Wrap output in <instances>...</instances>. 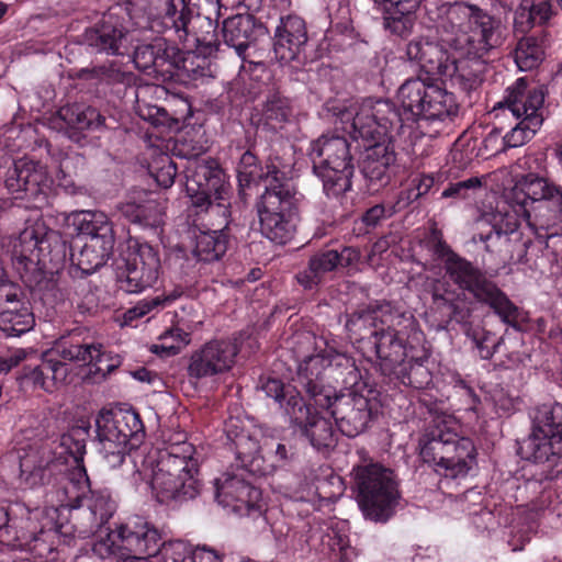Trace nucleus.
Segmentation results:
<instances>
[{"label":"nucleus","mask_w":562,"mask_h":562,"mask_svg":"<svg viewBox=\"0 0 562 562\" xmlns=\"http://www.w3.org/2000/svg\"><path fill=\"white\" fill-rule=\"evenodd\" d=\"M341 122H351L355 139L372 142L364 150L361 171L375 190L386 186L392 177L395 153L392 146L393 132L402 128V119L389 100L364 99L341 111Z\"/></svg>","instance_id":"nucleus-1"},{"label":"nucleus","mask_w":562,"mask_h":562,"mask_svg":"<svg viewBox=\"0 0 562 562\" xmlns=\"http://www.w3.org/2000/svg\"><path fill=\"white\" fill-rule=\"evenodd\" d=\"M291 156V148H272L259 176L267 182L255 203L259 229L263 237L277 245L290 243L301 221L300 199L290 183Z\"/></svg>","instance_id":"nucleus-2"},{"label":"nucleus","mask_w":562,"mask_h":562,"mask_svg":"<svg viewBox=\"0 0 562 562\" xmlns=\"http://www.w3.org/2000/svg\"><path fill=\"white\" fill-rule=\"evenodd\" d=\"M325 364L319 357H308L299 367L297 382L316 406L330 412L341 434L353 438L369 427L373 403L358 391L337 393L330 384L321 383Z\"/></svg>","instance_id":"nucleus-3"},{"label":"nucleus","mask_w":562,"mask_h":562,"mask_svg":"<svg viewBox=\"0 0 562 562\" xmlns=\"http://www.w3.org/2000/svg\"><path fill=\"white\" fill-rule=\"evenodd\" d=\"M438 34L450 50L483 57L503 43L501 20L468 2H454L446 8Z\"/></svg>","instance_id":"nucleus-4"},{"label":"nucleus","mask_w":562,"mask_h":562,"mask_svg":"<svg viewBox=\"0 0 562 562\" xmlns=\"http://www.w3.org/2000/svg\"><path fill=\"white\" fill-rule=\"evenodd\" d=\"M221 8L220 0H159L158 19L153 23L173 32L180 41L192 38L201 54L211 55L220 45L216 29Z\"/></svg>","instance_id":"nucleus-5"},{"label":"nucleus","mask_w":562,"mask_h":562,"mask_svg":"<svg viewBox=\"0 0 562 562\" xmlns=\"http://www.w3.org/2000/svg\"><path fill=\"white\" fill-rule=\"evenodd\" d=\"M436 254L443 258V270L452 284L468 292L477 303L488 306L505 324L517 325L519 308L487 271L454 252L442 240H438Z\"/></svg>","instance_id":"nucleus-6"},{"label":"nucleus","mask_w":562,"mask_h":562,"mask_svg":"<svg viewBox=\"0 0 562 562\" xmlns=\"http://www.w3.org/2000/svg\"><path fill=\"white\" fill-rule=\"evenodd\" d=\"M198 469L199 461L192 443L184 440L170 442L159 453L151 474V488L159 502L193 499L200 492Z\"/></svg>","instance_id":"nucleus-7"},{"label":"nucleus","mask_w":562,"mask_h":562,"mask_svg":"<svg viewBox=\"0 0 562 562\" xmlns=\"http://www.w3.org/2000/svg\"><path fill=\"white\" fill-rule=\"evenodd\" d=\"M56 231L46 227L42 221L25 227L14 245L13 267L31 291L44 297H56L57 283L53 273H47L44 256L52 243H58Z\"/></svg>","instance_id":"nucleus-8"},{"label":"nucleus","mask_w":562,"mask_h":562,"mask_svg":"<svg viewBox=\"0 0 562 562\" xmlns=\"http://www.w3.org/2000/svg\"><path fill=\"white\" fill-rule=\"evenodd\" d=\"M98 452L110 469L125 462L126 456L144 439L139 414L132 409H102L95 418Z\"/></svg>","instance_id":"nucleus-9"},{"label":"nucleus","mask_w":562,"mask_h":562,"mask_svg":"<svg viewBox=\"0 0 562 562\" xmlns=\"http://www.w3.org/2000/svg\"><path fill=\"white\" fill-rule=\"evenodd\" d=\"M357 502L366 519L386 522L395 513L401 493L396 476L390 468L369 462L353 468Z\"/></svg>","instance_id":"nucleus-10"},{"label":"nucleus","mask_w":562,"mask_h":562,"mask_svg":"<svg viewBox=\"0 0 562 562\" xmlns=\"http://www.w3.org/2000/svg\"><path fill=\"white\" fill-rule=\"evenodd\" d=\"M314 172L328 198H338L351 189L355 172L351 144L340 135H322L311 144Z\"/></svg>","instance_id":"nucleus-11"},{"label":"nucleus","mask_w":562,"mask_h":562,"mask_svg":"<svg viewBox=\"0 0 562 562\" xmlns=\"http://www.w3.org/2000/svg\"><path fill=\"white\" fill-rule=\"evenodd\" d=\"M397 100L403 110L398 112L402 123L424 119L445 121L457 116L459 105L453 93L441 85L420 77L405 80L397 90Z\"/></svg>","instance_id":"nucleus-12"},{"label":"nucleus","mask_w":562,"mask_h":562,"mask_svg":"<svg viewBox=\"0 0 562 562\" xmlns=\"http://www.w3.org/2000/svg\"><path fill=\"white\" fill-rule=\"evenodd\" d=\"M544 102L542 88H528L527 80L519 78L506 89L504 100L498 103L504 115L512 114L518 122L503 136L504 147L515 148L530 140L543 123L541 109Z\"/></svg>","instance_id":"nucleus-13"},{"label":"nucleus","mask_w":562,"mask_h":562,"mask_svg":"<svg viewBox=\"0 0 562 562\" xmlns=\"http://www.w3.org/2000/svg\"><path fill=\"white\" fill-rule=\"evenodd\" d=\"M61 443L69 448L74 465L63 463L50 487H47L45 498L54 507L70 509L83 503L91 493L90 481L82 463L86 445L83 440H75L71 435L63 436Z\"/></svg>","instance_id":"nucleus-14"},{"label":"nucleus","mask_w":562,"mask_h":562,"mask_svg":"<svg viewBox=\"0 0 562 562\" xmlns=\"http://www.w3.org/2000/svg\"><path fill=\"white\" fill-rule=\"evenodd\" d=\"M133 61L138 70L162 82L171 80L180 68L189 71L180 49L161 37L136 46Z\"/></svg>","instance_id":"nucleus-15"},{"label":"nucleus","mask_w":562,"mask_h":562,"mask_svg":"<svg viewBox=\"0 0 562 562\" xmlns=\"http://www.w3.org/2000/svg\"><path fill=\"white\" fill-rule=\"evenodd\" d=\"M424 462L442 469L451 477L465 476L476 464V449L471 439L456 441H419Z\"/></svg>","instance_id":"nucleus-16"},{"label":"nucleus","mask_w":562,"mask_h":562,"mask_svg":"<svg viewBox=\"0 0 562 562\" xmlns=\"http://www.w3.org/2000/svg\"><path fill=\"white\" fill-rule=\"evenodd\" d=\"M184 188L192 206L206 211L213 201L224 199V173L213 160L190 162L186 170Z\"/></svg>","instance_id":"nucleus-17"},{"label":"nucleus","mask_w":562,"mask_h":562,"mask_svg":"<svg viewBox=\"0 0 562 562\" xmlns=\"http://www.w3.org/2000/svg\"><path fill=\"white\" fill-rule=\"evenodd\" d=\"M216 499L224 508L238 516L260 518L265 510L261 491L239 475H224L217 479Z\"/></svg>","instance_id":"nucleus-18"},{"label":"nucleus","mask_w":562,"mask_h":562,"mask_svg":"<svg viewBox=\"0 0 562 562\" xmlns=\"http://www.w3.org/2000/svg\"><path fill=\"white\" fill-rule=\"evenodd\" d=\"M160 259L148 244H136L130 252L125 270L117 279L119 289L126 293H140L158 280Z\"/></svg>","instance_id":"nucleus-19"},{"label":"nucleus","mask_w":562,"mask_h":562,"mask_svg":"<svg viewBox=\"0 0 562 562\" xmlns=\"http://www.w3.org/2000/svg\"><path fill=\"white\" fill-rule=\"evenodd\" d=\"M504 199L520 217L536 204L562 202V188L536 173H528L516 178L513 187L505 190Z\"/></svg>","instance_id":"nucleus-20"},{"label":"nucleus","mask_w":562,"mask_h":562,"mask_svg":"<svg viewBox=\"0 0 562 562\" xmlns=\"http://www.w3.org/2000/svg\"><path fill=\"white\" fill-rule=\"evenodd\" d=\"M238 353L231 340H212L192 353L188 366L191 379H203L222 374L232 369Z\"/></svg>","instance_id":"nucleus-21"},{"label":"nucleus","mask_w":562,"mask_h":562,"mask_svg":"<svg viewBox=\"0 0 562 562\" xmlns=\"http://www.w3.org/2000/svg\"><path fill=\"white\" fill-rule=\"evenodd\" d=\"M518 453L525 460L541 464L548 477L562 472V436L531 431L519 443Z\"/></svg>","instance_id":"nucleus-22"},{"label":"nucleus","mask_w":562,"mask_h":562,"mask_svg":"<svg viewBox=\"0 0 562 562\" xmlns=\"http://www.w3.org/2000/svg\"><path fill=\"white\" fill-rule=\"evenodd\" d=\"M486 66V57L470 55L463 50H451L441 76L449 77L453 86L470 93L482 85Z\"/></svg>","instance_id":"nucleus-23"},{"label":"nucleus","mask_w":562,"mask_h":562,"mask_svg":"<svg viewBox=\"0 0 562 562\" xmlns=\"http://www.w3.org/2000/svg\"><path fill=\"white\" fill-rule=\"evenodd\" d=\"M122 549L139 557L156 555L164 542L157 528L143 518L135 517L117 528Z\"/></svg>","instance_id":"nucleus-24"},{"label":"nucleus","mask_w":562,"mask_h":562,"mask_svg":"<svg viewBox=\"0 0 562 562\" xmlns=\"http://www.w3.org/2000/svg\"><path fill=\"white\" fill-rule=\"evenodd\" d=\"M85 43L97 53L123 54L131 43V34L112 14L103 19L83 34Z\"/></svg>","instance_id":"nucleus-25"},{"label":"nucleus","mask_w":562,"mask_h":562,"mask_svg":"<svg viewBox=\"0 0 562 562\" xmlns=\"http://www.w3.org/2000/svg\"><path fill=\"white\" fill-rule=\"evenodd\" d=\"M307 43V30L302 18L281 16L274 31L273 52L280 63L288 64L299 57Z\"/></svg>","instance_id":"nucleus-26"},{"label":"nucleus","mask_w":562,"mask_h":562,"mask_svg":"<svg viewBox=\"0 0 562 562\" xmlns=\"http://www.w3.org/2000/svg\"><path fill=\"white\" fill-rule=\"evenodd\" d=\"M57 355L63 362L69 361L79 366H91L95 368V372H102V376L114 369V364L103 362L108 359L103 351V346L93 341H81L78 337L72 336L69 339L61 338L53 349L52 355Z\"/></svg>","instance_id":"nucleus-27"},{"label":"nucleus","mask_w":562,"mask_h":562,"mask_svg":"<svg viewBox=\"0 0 562 562\" xmlns=\"http://www.w3.org/2000/svg\"><path fill=\"white\" fill-rule=\"evenodd\" d=\"M5 187L15 199L36 198L48 187V177L41 164L19 160L8 170Z\"/></svg>","instance_id":"nucleus-28"},{"label":"nucleus","mask_w":562,"mask_h":562,"mask_svg":"<svg viewBox=\"0 0 562 562\" xmlns=\"http://www.w3.org/2000/svg\"><path fill=\"white\" fill-rule=\"evenodd\" d=\"M50 356H43L40 363L25 366L19 376L22 384H30L45 392H53L66 383L70 373L66 362Z\"/></svg>","instance_id":"nucleus-29"},{"label":"nucleus","mask_w":562,"mask_h":562,"mask_svg":"<svg viewBox=\"0 0 562 562\" xmlns=\"http://www.w3.org/2000/svg\"><path fill=\"white\" fill-rule=\"evenodd\" d=\"M370 342L375 349L383 374L397 373V368H401L406 358L404 339L398 331L390 326H382L381 329L370 331Z\"/></svg>","instance_id":"nucleus-30"},{"label":"nucleus","mask_w":562,"mask_h":562,"mask_svg":"<svg viewBox=\"0 0 562 562\" xmlns=\"http://www.w3.org/2000/svg\"><path fill=\"white\" fill-rule=\"evenodd\" d=\"M382 15L386 32L398 37H407L416 22V10L420 2L406 0H372Z\"/></svg>","instance_id":"nucleus-31"},{"label":"nucleus","mask_w":562,"mask_h":562,"mask_svg":"<svg viewBox=\"0 0 562 562\" xmlns=\"http://www.w3.org/2000/svg\"><path fill=\"white\" fill-rule=\"evenodd\" d=\"M458 292L450 284L437 281L431 289V299L435 308L447 316V323L456 322L467 328L471 325L472 311L464 304L465 291Z\"/></svg>","instance_id":"nucleus-32"},{"label":"nucleus","mask_w":562,"mask_h":562,"mask_svg":"<svg viewBox=\"0 0 562 562\" xmlns=\"http://www.w3.org/2000/svg\"><path fill=\"white\" fill-rule=\"evenodd\" d=\"M406 55L409 60L416 61L427 74L441 76V70L447 65L451 50L448 45H443L439 35L438 42L424 37L411 41L406 47Z\"/></svg>","instance_id":"nucleus-33"},{"label":"nucleus","mask_w":562,"mask_h":562,"mask_svg":"<svg viewBox=\"0 0 562 562\" xmlns=\"http://www.w3.org/2000/svg\"><path fill=\"white\" fill-rule=\"evenodd\" d=\"M233 427H235L234 423H228L225 431L228 440L232 442L231 449L235 451L238 461L237 465L252 474L265 475L269 473V468L263 467V460L258 454V441L252 439L246 431L234 432Z\"/></svg>","instance_id":"nucleus-34"},{"label":"nucleus","mask_w":562,"mask_h":562,"mask_svg":"<svg viewBox=\"0 0 562 562\" xmlns=\"http://www.w3.org/2000/svg\"><path fill=\"white\" fill-rule=\"evenodd\" d=\"M63 463L40 457L37 453H29L20 460V481L26 488H35L47 484L50 487Z\"/></svg>","instance_id":"nucleus-35"},{"label":"nucleus","mask_w":562,"mask_h":562,"mask_svg":"<svg viewBox=\"0 0 562 562\" xmlns=\"http://www.w3.org/2000/svg\"><path fill=\"white\" fill-rule=\"evenodd\" d=\"M256 20L250 14H236L227 18L223 22L224 43L234 48L237 55L246 61L245 52L255 40L257 27Z\"/></svg>","instance_id":"nucleus-36"},{"label":"nucleus","mask_w":562,"mask_h":562,"mask_svg":"<svg viewBox=\"0 0 562 562\" xmlns=\"http://www.w3.org/2000/svg\"><path fill=\"white\" fill-rule=\"evenodd\" d=\"M74 224L86 240L114 245L112 223L103 212L81 211L75 216Z\"/></svg>","instance_id":"nucleus-37"},{"label":"nucleus","mask_w":562,"mask_h":562,"mask_svg":"<svg viewBox=\"0 0 562 562\" xmlns=\"http://www.w3.org/2000/svg\"><path fill=\"white\" fill-rule=\"evenodd\" d=\"M339 266L338 251L330 249L319 251L308 259L307 267L296 274V280L305 290L316 288L326 273Z\"/></svg>","instance_id":"nucleus-38"},{"label":"nucleus","mask_w":562,"mask_h":562,"mask_svg":"<svg viewBox=\"0 0 562 562\" xmlns=\"http://www.w3.org/2000/svg\"><path fill=\"white\" fill-rule=\"evenodd\" d=\"M113 247L114 245L99 243L98 240H86L79 250L71 248L70 259L72 265L82 273L91 274L105 265L112 255Z\"/></svg>","instance_id":"nucleus-39"},{"label":"nucleus","mask_w":562,"mask_h":562,"mask_svg":"<svg viewBox=\"0 0 562 562\" xmlns=\"http://www.w3.org/2000/svg\"><path fill=\"white\" fill-rule=\"evenodd\" d=\"M35 324L29 302L23 301L0 310V330L7 336H20L27 333Z\"/></svg>","instance_id":"nucleus-40"},{"label":"nucleus","mask_w":562,"mask_h":562,"mask_svg":"<svg viewBox=\"0 0 562 562\" xmlns=\"http://www.w3.org/2000/svg\"><path fill=\"white\" fill-rule=\"evenodd\" d=\"M228 236L224 229L201 232L195 237L193 259L196 262H213L220 260L226 252Z\"/></svg>","instance_id":"nucleus-41"},{"label":"nucleus","mask_w":562,"mask_h":562,"mask_svg":"<svg viewBox=\"0 0 562 562\" xmlns=\"http://www.w3.org/2000/svg\"><path fill=\"white\" fill-rule=\"evenodd\" d=\"M325 360V368L319 379L321 383H326L328 378L335 379L337 382L340 380L346 386L357 385L361 380V373L352 358L345 355H337L329 359L322 355H314Z\"/></svg>","instance_id":"nucleus-42"},{"label":"nucleus","mask_w":562,"mask_h":562,"mask_svg":"<svg viewBox=\"0 0 562 562\" xmlns=\"http://www.w3.org/2000/svg\"><path fill=\"white\" fill-rule=\"evenodd\" d=\"M299 429L317 450L334 448L337 442V434L331 422L317 413H314L311 419Z\"/></svg>","instance_id":"nucleus-43"},{"label":"nucleus","mask_w":562,"mask_h":562,"mask_svg":"<svg viewBox=\"0 0 562 562\" xmlns=\"http://www.w3.org/2000/svg\"><path fill=\"white\" fill-rule=\"evenodd\" d=\"M59 116L77 130H98L104 125L105 117L93 106L71 104L59 110Z\"/></svg>","instance_id":"nucleus-44"},{"label":"nucleus","mask_w":562,"mask_h":562,"mask_svg":"<svg viewBox=\"0 0 562 562\" xmlns=\"http://www.w3.org/2000/svg\"><path fill=\"white\" fill-rule=\"evenodd\" d=\"M68 526L64 533H71L75 537L85 539L97 531H99L103 525L99 521L95 514L83 506L82 503L77 507L70 508Z\"/></svg>","instance_id":"nucleus-45"},{"label":"nucleus","mask_w":562,"mask_h":562,"mask_svg":"<svg viewBox=\"0 0 562 562\" xmlns=\"http://www.w3.org/2000/svg\"><path fill=\"white\" fill-rule=\"evenodd\" d=\"M532 431L562 436V405L542 404L532 415Z\"/></svg>","instance_id":"nucleus-46"},{"label":"nucleus","mask_w":562,"mask_h":562,"mask_svg":"<svg viewBox=\"0 0 562 562\" xmlns=\"http://www.w3.org/2000/svg\"><path fill=\"white\" fill-rule=\"evenodd\" d=\"M458 429L459 424L452 416L446 414L438 415L430 422L420 441L458 442L461 439H469L468 437L459 436Z\"/></svg>","instance_id":"nucleus-47"},{"label":"nucleus","mask_w":562,"mask_h":562,"mask_svg":"<svg viewBox=\"0 0 562 562\" xmlns=\"http://www.w3.org/2000/svg\"><path fill=\"white\" fill-rule=\"evenodd\" d=\"M463 331L471 339L480 358L484 360L491 359L503 342V338H496L492 331L479 325H467Z\"/></svg>","instance_id":"nucleus-48"},{"label":"nucleus","mask_w":562,"mask_h":562,"mask_svg":"<svg viewBox=\"0 0 562 562\" xmlns=\"http://www.w3.org/2000/svg\"><path fill=\"white\" fill-rule=\"evenodd\" d=\"M381 327L382 321L379 319L378 313L370 310L352 313L346 323L348 331L360 340H370V331Z\"/></svg>","instance_id":"nucleus-49"},{"label":"nucleus","mask_w":562,"mask_h":562,"mask_svg":"<svg viewBox=\"0 0 562 562\" xmlns=\"http://www.w3.org/2000/svg\"><path fill=\"white\" fill-rule=\"evenodd\" d=\"M543 56V48L535 37L522 38L515 50V61L522 71L536 68L542 61Z\"/></svg>","instance_id":"nucleus-50"},{"label":"nucleus","mask_w":562,"mask_h":562,"mask_svg":"<svg viewBox=\"0 0 562 562\" xmlns=\"http://www.w3.org/2000/svg\"><path fill=\"white\" fill-rule=\"evenodd\" d=\"M160 339L162 344L151 345L150 351L161 357L175 356L190 342V334L182 328L172 327L166 330Z\"/></svg>","instance_id":"nucleus-51"},{"label":"nucleus","mask_w":562,"mask_h":562,"mask_svg":"<svg viewBox=\"0 0 562 562\" xmlns=\"http://www.w3.org/2000/svg\"><path fill=\"white\" fill-rule=\"evenodd\" d=\"M89 510L95 514L99 521L104 526L113 516L116 505L110 493L105 490L92 491L88 497L83 499Z\"/></svg>","instance_id":"nucleus-52"},{"label":"nucleus","mask_w":562,"mask_h":562,"mask_svg":"<svg viewBox=\"0 0 562 562\" xmlns=\"http://www.w3.org/2000/svg\"><path fill=\"white\" fill-rule=\"evenodd\" d=\"M280 405L284 408L291 422L299 428L306 424L314 414L311 407L304 402L303 397L293 389L286 394V397Z\"/></svg>","instance_id":"nucleus-53"},{"label":"nucleus","mask_w":562,"mask_h":562,"mask_svg":"<svg viewBox=\"0 0 562 562\" xmlns=\"http://www.w3.org/2000/svg\"><path fill=\"white\" fill-rule=\"evenodd\" d=\"M140 210L138 225L143 227H158L162 222L160 203L146 191H138Z\"/></svg>","instance_id":"nucleus-54"},{"label":"nucleus","mask_w":562,"mask_h":562,"mask_svg":"<svg viewBox=\"0 0 562 562\" xmlns=\"http://www.w3.org/2000/svg\"><path fill=\"white\" fill-rule=\"evenodd\" d=\"M396 375H401L402 382L414 389H423L430 382V372L422 363L414 362L406 366L403 363Z\"/></svg>","instance_id":"nucleus-55"},{"label":"nucleus","mask_w":562,"mask_h":562,"mask_svg":"<svg viewBox=\"0 0 562 562\" xmlns=\"http://www.w3.org/2000/svg\"><path fill=\"white\" fill-rule=\"evenodd\" d=\"M26 301L23 289L9 279L8 274L0 268V310L10 305Z\"/></svg>","instance_id":"nucleus-56"},{"label":"nucleus","mask_w":562,"mask_h":562,"mask_svg":"<svg viewBox=\"0 0 562 562\" xmlns=\"http://www.w3.org/2000/svg\"><path fill=\"white\" fill-rule=\"evenodd\" d=\"M262 115L266 123L276 128L277 123L285 122L290 115L286 100L278 94L269 97L265 104Z\"/></svg>","instance_id":"nucleus-57"},{"label":"nucleus","mask_w":562,"mask_h":562,"mask_svg":"<svg viewBox=\"0 0 562 562\" xmlns=\"http://www.w3.org/2000/svg\"><path fill=\"white\" fill-rule=\"evenodd\" d=\"M482 187V182L477 177H471L462 181L450 183L441 193L445 199L452 198L456 200L468 199L472 191Z\"/></svg>","instance_id":"nucleus-58"},{"label":"nucleus","mask_w":562,"mask_h":562,"mask_svg":"<svg viewBox=\"0 0 562 562\" xmlns=\"http://www.w3.org/2000/svg\"><path fill=\"white\" fill-rule=\"evenodd\" d=\"M166 562H193V549L183 541H173L164 544Z\"/></svg>","instance_id":"nucleus-59"},{"label":"nucleus","mask_w":562,"mask_h":562,"mask_svg":"<svg viewBox=\"0 0 562 562\" xmlns=\"http://www.w3.org/2000/svg\"><path fill=\"white\" fill-rule=\"evenodd\" d=\"M257 161L258 159L250 148L246 149L240 155L237 166L238 180L240 183L245 182L248 184L254 179L257 171Z\"/></svg>","instance_id":"nucleus-60"},{"label":"nucleus","mask_w":562,"mask_h":562,"mask_svg":"<svg viewBox=\"0 0 562 562\" xmlns=\"http://www.w3.org/2000/svg\"><path fill=\"white\" fill-rule=\"evenodd\" d=\"M117 530L115 532H110L105 538H101L93 544L92 551L101 559L114 557L116 554V550L122 549L121 542L117 543Z\"/></svg>","instance_id":"nucleus-61"},{"label":"nucleus","mask_w":562,"mask_h":562,"mask_svg":"<svg viewBox=\"0 0 562 562\" xmlns=\"http://www.w3.org/2000/svg\"><path fill=\"white\" fill-rule=\"evenodd\" d=\"M31 355H35L33 349H15L5 356H0V374L8 373L12 368L26 360Z\"/></svg>","instance_id":"nucleus-62"},{"label":"nucleus","mask_w":562,"mask_h":562,"mask_svg":"<svg viewBox=\"0 0 562 562\" xmlns=\"http://www.w3.org/2000/svg\"><path fill=\"white\" fill-rule=\"evenodd\" d=\"M176 176V165L169 157H166L162 160L161 167H159L155 172V179L157 183L165 189L170 188L175 182Z\"/></svg>","instance_id":"nucleus-63"},{"label":"nucleus","mask_w":562,"mask_h":562,"mask_svg":"<svg viewBox=\"0 0 562 562\" xmlns=\"http://www.w3.org/2000/svg\"><path fill=\"white\" fill-rule=\"evenodd\" d=\"M117 210L126 220L134 224H138L140 210L138 191L134 192V194L130 196L128 200L119 204Z\"/></svg>","instance_id":"nucleus-64"}]
</instances>
